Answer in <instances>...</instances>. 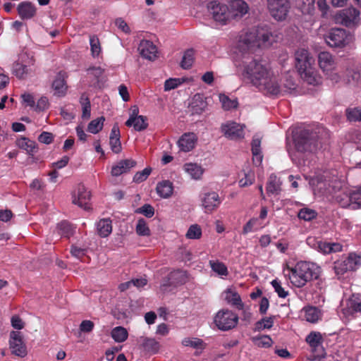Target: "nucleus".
Here are the masks:
<instances>
[{"label":"nucleus","mask_w":361,"mask_h":361,"mask_svg":"<svg viewBox=\"0 0 361 361\" xmlns=\"http://www.w3.org/2000/svg\"><path fill=\"white\" fill-rule=\"evenodd\" d=\"M305 341L311 347L313 353L312 360L325 357L326 353L322 345L323 338L321 333L312 331L307 336Z\"/></svg>","instance_id":"obj_12"},{"label":"nucleus","mask_w":361,"mask_h":361,"mask_svg":"<svg viewBox=\"0 0 361 361\" xmlns=\"http://www.w3.org/2000/svg\"><path fill=\"white\" fill-rule=\"evenodd\" d=\"M137 162L133 159H121L117 161L111 167V174L118 177L122 174L128 173L131 169L135 167Z\"/></svg>","instance_id":"obj_18"},{"label":"nucleus","mask_w":361,"mask_h":361,"mask_svg":"<svg viewBox=\"0 0 361 361\" xmlns=\"http://www.w3.org/2000/svg\"><path fill=\"white\" fill-rule=\"evenodd\" d=\"M225 300L233 305L236 306L239 310L243 308L240 295L233 289L228 288L224 291Z\"/></svg>","instance_id":"obj_30"},{"label":"nucleus","mask_w":361,"mask_h":361,"mask_svg":"<svg viewBox=\"0 0 361 361\" xmlns=\"http://www.w3.org/2000/svg\"><path fill=\"white\" fill-rule=\"evenodd\" d=\"M11 326L18 330H20L24 328L25 323L18 315H13L11 319Z\"/></svg>","instance_id":"obj_61"},{"label":"nucleus","mask_w":361,"mask_h":361,"mask_svg":"<svg viewBox=\"0 0 361 361\" xmlns=\"http://www.w3.org/2000/svg\"><path fill=\"white\" fill-rule=\"evenodd\" d=\"M194 62V50L190 49L185 51L182 61L180 62V66L183 69H189L193 64Z\"/></svg>","instance_id":"obj_41"},{"label":"nucleus","mask_w":361,"mask_h":361,"mask_svg":"<svg viewBox=\"0 0 361 361\" xmlns=\"http://www.w3.org/2000/svg\"><path fill=\"white\" fill-rule=\"evenodd\" d=\"M252 342L260 348H269L271 346L273 341L269 336L261 335L251 338Z\"/></svg>","instance_id":"obj_37"},{"label":"nucleus","mask_w":361,"mask_h":361,"mask_svg":"<svg viewBox=\"0 0 361 361\" xmlns=\"http://www.w3.org/2000/svg\"><path fill=\"white\" fill-rule=\"evenodd\" d=\"M295 66L300 77L310 85L317 82L316 73L312 67L314 59L310 56L309 51L305 49H300L295 52Z\"/></svg>","instance_id":"obj_4"},{"label":"nucleus","mask_w":361,"mask_h":361,"mask_svg":"<svg viewBox=\"0 0 361 361\" xmlns=\"http://www.w3.org/2000/svg\"><path fill=\"white\" fill-rule=\"evenodd\" d=\"M182 344L184 346H190L194 348H202L203 341L200 338H185L182 341Z\"/></svg>","instance_id":"obj_55"},{"label":"nucleus","mask_w":361,"mask_h":361,"mask_svg":"<svg viewBox=\"0 0 361 361\" xmlns=\"http://www.w3.org/2000/svg\"><path fill=\"white\" fill-rule=\"evenodd\" d=\"M181 84L179 78H169L164 82V90L170 91L178 87Z\"/></svg>","instance_id":"obj_57"},{"label":"nucleus","mask_w":361,"mask_h":361,"mask_svg":"<svg viewBox=\"0 0 361 361\" xmlns=\"http://www.w3.org/2000/svg\"><path fill=\"white\" fill-rule=\"evenodd\" d=\"M138 51L143 58L148 60H154L157 57V48L151 41L142 40Z\"/></svg>","instance_id":"obj_20"},{"label":"nucleus","mask_w":361,"mask_h":361,"mask_svg":"<svg viewBox=\"0 0 361 361\" xmlns=\"http://www.w3.org/2000/svg\"><path fill=\"white\" fill-rule=\"evenodd\" d=\"M59 235L69 238L73 233V228L71 224L66 221H61L57 225Z\"/></svg>","instance_id":"obj_40"},{"label":"nucleus","mask_w":361,"mask_h":361,"mask_svg":"<svg viewBox=\"0 0 361 361\" xmlns=\"http://www.w3.org/2000/svg\"><path fill=\"white\" fill-rule=\"evenodd\" d=\"M49 107V101L46 97H42L38 101L36 106V110L44 111Z\"/></svg>","instance_id":"obj_64"},{"label":"nucleus","mask_w":361,"mask_h":361,"mask_svg":"<svg viewBox=\"0 0 361 361\" xmlns=\"http://www.w3.org/2000/svg\"><path fill=\"white\" fill-rule=\"evenodd\" d=\"M109 145L113 152L118 154L122 150L120 138L109 139Z\"/></svg>","instance_id":"obj_60"},{"label":"nucleus","mask_w":361,"mask_h":361,"mask_svg":"<svg viewBox=\"0 0 361 361\" xmlns=\"http://www.w3.org/2000/svg\"><path fill=\"white\" fill-rule=\"evenodd\" d=\"M281 185L280 179L275 174H271L267 183V193L268 195H279L281 191Z\"/></svg>","instance_id":"obj_25"},{"label":"nucleus","mask_w":361,"mask_h":361,"mask_svg":"<svg viewBox=\"0 0 361 361\" xmlns=\"http://www.w3.org/2000/svg\"><path fill=\"white\" fill-rule=\"evenodd\" d=\"M135 231L137 235L142 236H149L150 235V230L144 219H138Z\"/></svg>","instance_id":"obj_45"},{"label":"nucleus","mask_w":361,"mask_h":361,"mask_svg":"<svg viewBox=\"0 0 361 361\" xmlns=\"http://www.w3.org/2000/svg\"><path fill=\"white\" fill-rule=\"evenodd\" d=\"M317 216V212L311 209H301L298 213V217L305 221H311Z\"/></svg>","instance_id":"obj_50"},{"label":"nucleus","mask_w":361,"mask_h":361,"mask_svg":"<svg viewBox=\"0 0 361 361\" xmlns=\"http://www.w3.org/2000/svg\"><path fill=\"white\" fill-rule=\"evenodd\" d=\"M318 63L320 68L329 75L332 80L336 82L338 80L339 76L336 73H333L336 69V63L334 57L329 52H320L318 55Z\"/></svg>","instance_id":"obj_11"},{"label":"nucleus","mask_w":361,"mask_h":361,"mask_svg":"<svg viewBox=\"0 0 361 361\" xmlns=\"http://www.w3.org/2000/svg\"><path fill=\"white\" fill-rule=\"evenodd\" d=\"M229 12L231 13V19L241 18L248 12L249 7L243 0H230Z\"/></svg>","instance_id":"obj_21"},{"label":"nucleus","mask_w":361,"mask_h":361,"mask_svg":"<svg viewBox=\"0 0 361 361\" xmlns=\"http://www.w3.org/2000/svg\"><path fill=\"white\" fill-rule=\"evenodd\" d=\"M361 267V255L350 252L345 259L334 262V269L337 275H343L347 271H353Z\"/></svg>","instance_id":"obj_6"},{"label":"nucleus","mask_w":361,"mask_h":361,"mask_svg":"<svg viewBox=\"0 0 361 361\" xmlns=\"http://www.w3.org/2000/svg\"><path fill=\"white\" fill-rule=\"evenodd\" d=\"M173 184L169 180H164L159 183L156 188L157 194L163 198L171 197L173 193Z\"/></svg>","instance_id":"obj_32"},{"label":"nucleus","mask_w":361,"mask_h":361,"mask_svg":"<svg viewBox=\"0 0 361 361\" xmlns=\"http://www.w3.org/2000/svg\"><path fill=\"white\" fill-rule=\"evenodd\" d=\"M54 140V135L49 132H42L38 137L39 142L49 145Z\"/></svg>","instance_id":"obj_59"},{"label":"nucleus","mask_w":361,"mask_h":361,"mask_svg":"<svg viewBox=\"0 0 361 361\" xmlns=\"http://www.w3.org/2000/svg\"><path fill=\"white\" fill-rule=\"evenodd\" d=\"M52 87L54 90V94L59 97L63 96L67 90V85L66 84L64 76L60 73H59L52 83Z\"/></svg>","instance_id":"obj_31"},{"label":"nucleus","mask_w":361,"mask_h":361,"mask_svg":"<svg viewBox=\"0 0 361 361\" xmlns=\"http://www.w3.org/2000/svg\"><path fill=\"white\" fill-rule=\"evenodd\" d=\"M337 202L342 207H347L351 204V199L350 198V192H343L336 197Z\"/></svg>","instance_id":"obj_54"},{"label":"nucleus","mask_w":361,"mask_h":361,"mask_svg":"<svg viewBox=\"0 0 361 361\" xmlns=\"http://www.w3.org/2000/svg\"><path fill=\"white\" fill-rule=\"evenodd\" d=\"M221 204V200L216 192H208L202 197V205L206 213H211L216 209Z\"/></svg>","instance_id":"obj_17"},{"label":"nucleus","mask_w":361,"mask_h":361,"mask_svg":"<svg viewBox=\"0 0 361 361\" xmlns=\"http://www.w3.org/2000/svg\"><path fill=\"white\" fill-rule=\"evenodd\" d=\"M270 15L277 21L286 19L290 4L288 0H267Z\"/></svg>","instance_id":"obj_10"},{"label":"nucleus","mask_w":361,"mask_h":361,"mask_svg":"<svg viewBox=\"0 0 361 361\" xmlns=\"http://www.w3.org/2000/svg\"><path fill=\"white\" fill-rule=\"evenodd\" d=\"M305 318L306 321L310 323L317 322L322 317L321 311L316 307H307L304 309Z\"/></svg>","instance_id":"obj_34"},{"label":"nucleus","mask_w":361,"mask_h":361,"mask_svg":"<svg viewBox=\"0 0 361 361\" xmlns=\"http://www.w3.org/2000/svg\"><path fill=\"white\" fill-rule=\"evenodd\" d=\"M252 161L256 165H260L263 156L261 152V138L259 135H255L252 140Z\"/></svg>","instance_id":"obj_24"},{"label":"nucleus","mask_w":361,"mask_h":361,"mask_svg":"<svg viewBox=\"0 0 361 361\" xmlns=\"http://www.w3.org/2000/svg\"><path fill=\"white\" fill-rule=\"evenodd\" d=\"M94 323L90 320H84L80 325V330L82 332H91L94 328Z\"/></svg>","instance_id":"obj_63"},{"label":"nucleus","mask_w":361,"mask_h":361,"mask_svg":"<svg viewBox=\"0 0 361 361\" xmlns=\"http://www.w3.org/2000/svg\"><path fill=\"white\" fill-rule=\"evenodd\" d=\"M288 271L290 283L298 288H302L319 277V268L314 264L307 262H299L293 267H288Z\"/></svg>","instance_id":"obj_3"},{"label":"nucleus","mask_w":361,"mask_h":361,"mask_svg":"<svg viewBox=\"0 0 361 361\" xmlns=\"http://www.w3.org/2000/svg\"><path fill=\"white\" fill-rule=\"evenodd\" d=\"M185 236L188 239H199L202 236V229L201 227L197 224L191 225L186 234Z\"/></svg>","instance_id":"obj_48"},{"label":"nucleus","mask_w":361,"mask_h":361,"mask_svg":"<svg viewBox=\"0 0 361 361\" xmlns=\"http://www.w3.org/2000/svg\"><path fill=\"white\" fill-rule=\"evenodd\" d=\"M80 103L82 110V118L86 120L89 119L91 116V104L90 99L85 93L82 94L80 98Z\"/></svg>","instance_id":"obj_36"},{"label":"nucleus","mask_w":361,"mask_h":361,"mask_svg":"<svg viewBox=\"0 0 361 361\" xmlns=\"http://www.w3.org/2000/svg\"><path fill=\"white\" fill-rule=\"evenodd\" d=\"M111 336L116 342L121 343L128 338V331L122 326H116L112 329Z\"/></svg>","instance_id":"obj_38"},{"label":"nucleus","mask_w":361,"mask_h":361,"mask_svg":"<svg viewBox=\"0 0 361 361\" xmlns=\"http://www.w3.org/2000/svg\"><path fill=\"white\" fill-rule=\"evenodd\" d=\"M236 66H243V76L259 90L273 95L281 93V87L273 73L261 61L251 58L238 62Z\"/></svg>","instance_id":"obj_2"},{"label":"nucleus","mask_w":361,"mask_h":361,"mask_svg":"<svg viewBox=\"0 0 361 361\" xmlns=\"http://www.w3.org/2000/svg\"><path fill=\"white\" fill-rule=\"evenodd\" d=\"M207 107L206 97L202 94H195L188 106V111L192 115L202 114Z\"/></svg>","instance_id":"obj_19"},{"label":"nucleus","mask_w":361,"mask_h":361,"mask_svg":"<svg viewBox=\"0 0 361 361\" xmlns=\"http://www.w3.org/2000/svg\"><path fill=\"white\" fill-rule=\"evenodd\" d=\"M209 264L212 269L221 276H227L228 269L226 265L218 261H209Z\"/></svg>","instance_id":"obj_46"},{"label":"nucleus","mask_w":361,"mask_h":361,"mask_svg":"<svg viewBox=\"0 0 361 361\" xmlns=\"http://www.w3.org/2000/svg\"><path fill=\"white\" fill-rule=\"evenodd\" d=\"M104 118L101 116L92 120L87 126V130L93 134L99 133L103 128Z\"/></svg>","instance_id":"obj_42"},{"label":"nucleus","mask_w":361,"mask_h":361,"mask_svg":"<svg viewBox=\"0 0 361 361\" xmlns=\"http://www.w3.org/2000/svg\"><path fill=\"white\" fill-rule=\"evenodd\" d=\"M183 169L193 179H200L204 173V169L201 166L194 163H186L183 166Z\"/></svg>","instance_id":"obj_33"},{"label":"nucleus","mask_w":361,"mask_h":361,"mask_svg":"<svg viewBox=\"0 0 361 361\" xmlns=\"http://www.w3.org/2000/svg\"><path fill=\"white\" fill-rule=\"evenodd\" d=\"M90 43L92 56H98L101 51V47L98 37L96 36H91L90 38Z\"/></svg>","instance_id":"obj_51"},{"label":"nucleus","mask_w":361,"mask_h":361,"mask_svg":"<svg viewBox=\"0 0 361 361\" xmlns=\"http://www.w3.org/2000/svg\"><path fill=\"white\" fill-rule=\"evenodd\" d=\"M135 213L142 214L147 218H151L154 214V209L151 204H145L142 207L137 208L135 210Z\"/></svg>","instance_id":"obj_53"},{"label":"nucleus","mask_w":361,"mask_h":361,"mask_svg":"<svg viewBox=\"0 0 361 361\" xmlns=\"http://www.w3.org/2000/svg\"><path fill=\"white\" fill-rule=\"evenodd\" d=\"M274 42L275 37L267 27H257L242 32L235 47V61L250 59L257 49L268 47Z\"/></svg>","instance_id":"obj_1"},{"label":"nucleus","mask_w":361,"mask_h":361,"mask_svg":"<svg viewBox=\"0 0 361 361\" xmlns=\"http://www.w3.org/2000/svg\"><path fill=\"white\" fill-rule=\"evenodd\" d=\"M360 13L354 7H348L339 11L335 16L337 23L347 27H357L360 23Z\"/></svg>","instance_id":"obj_7"},{"label":"nucleus","mask_w":361,"mask_h":361,"mask_svg":"<svg viewBox=\"0 0 361 361\" xmlns=\"http://www.w3.org/2000/svg\"><path fill=\"white\" fill-rule=\"evenodd\" d=\"M138 342L142 345L143 350L147 353L155 354L159 349V343L154 338L141 336Z\"/></svg>","instance_id":"obj_26"},{"label":"nucleus","mask_w":361,"mask_h":361,"mask_svg":"<svg viewBox=\"0 0 361 361\" xmlns=\"http://www.w3.org/2000/svg\"><path fill=\"white\" fill-rule=\"evenodd\" d=\"M197 142V136L193 133L183 134L178 141L180 150L188 152L192 150Z\"/></svg>","instance_id":"obj_23"},{"label":"nucleus","mask_w":361,"mask_h":361,"mask_svg":"<svg viewBox=\"0 0 361 361\" xmlns=\"http://www.w3.org/2000/svg\"><path fill=\"white\" fill-rule=\"evenodd\" d=\"M10 348L13 354L23 357L27 355L26 346L23 341L20 331H11L10 334Z\"/></svg>","instance_id":"obj_15"},{"label":"nucleus","mask_w":361,"mask_h":361,"mask_svg":"<svg viewBox=\"0 0 361 361\" xmlns=\"http://www.w3.org/2000/svg\"><path fill=\"white\" fill-rule=\"evenodd\" d=\"M315 192L321 195H329L334 192V186L329 180H317L314 189Z\"/></svg>","instance_id":"obj_29"},{"label":"nucleus","mask_w":361,"mask_h":361,"mask_svg":"<svg viewBox=\"0 0 361 361\" xmlns=\"http://www.w3.org/2000/svg\"><path fill=\"white\" fill-rule=\"evenodd\" d=\"M293 141L297 152L303 154L314 153L319 144L318 133L310 129H302L297 132Z\"/></svg>","instance_id":"obj_5"},{"label":"nucleus","mask_w":361,"mask_h":361,"mask_svg":"<svg viewBox=\"0 0 361 361\" xmlns=\"http://www.w3.org/2000/svg\"><path fill=\"white\" fill-rule=\"evenodd\" d=\"M27 66L20 63L16 62L13 66V73L18 78H25L28 74Z\"/></svg>","instance_id":"obj_43"},{"label":"nucleus","mask_w":361,"mask_h":361,"mask_svg":"<svg viewBox=\"0 0 361 361\" xmlns=\"http://www.w3.org/2000/svg\"><path fill=\"white\" fill-rule=\"evenodd\" d=\"M271 283L279 298H285L288 295V292L281 287V283L278 280H273Z\"/></svg>","instance_id":"obj_56"},{"label":"nucleus","mask_w":361,"mask_h":361,"mask_svg":"<svg viewBox=\"0 0 361 361\" xmlns=\"http://www.w3.org/2000/svg\"><path fill=\"white\" fill-rule=\"evenodd\" d=\"M90 196V192L82 184H79L72 193V202L85 210H88Z\"/></svg>","instance_id":"obj_14"},{"label":"nucleus","mask_w":361,"mask_h":361,"mask_svg":"<svg viewBox=\"0 0 361 361\" xmlns=\"http://www.w3.org/2000/svg\"><path fill=\"white\" fill-rule=\"evenodd\" d=\"M98 234L102 237H107L112 231L111 221L109 219H101L97 224Z\"/></svg>","instance_id":"obj_35"},{"label":"nucleus","mask_w":361,"mask_h":361,"mask_svg":"<svg viewBox=\"0 0 361 361\" xmlns=\"http://www.w3.org/2000/svg\"><path fill=\"white\" fill-rule=\"evenodd\" d=\"M71 255L77 259H82L86 255V250L72 245L71 248Z\"/></svg>","instance_id":"obj_62"},{"label":"nucleus","mask_w":361,"mask_h":361,"mask_svg":"<svg viewBox=\"0 0 361 361\" xmlns=\"http://www.w3.org/2000/svg\"><path fill=\"white\" fill-rule=\"evenodd\" d=\"M353 35L342 28L332 29L325 36V41L331 47H343L353 41Z\"/></svg>","instance_id":"obj_9"},{"label":"nucleus","mask_w":361,"mask_h":361,"mask_svg":"<svg viewBox=\"0 0 361 361\" xmlns=\"http://www.w3.org/2000/svg\"><path fill=\"white\" fill-rule=\"evenodd\" d=\"M219 100L222 104V107L225 110H230L237 107L238 102L235 99H231L228 96L225 94H219Z\"/></svg>","instance_id":"obj_47"},{"label":"nucleus","mask_w":361,"mask_h":361,"mask_svg":"<svg viewBox=\"0 0 361 361\" xmlns=\"http://www.w3.org/2000/svg\"><path fill=\"white\" fill-rule=\"evenodd\" d=\"M16 145L27 152L29 155H33L37 152V145L35 141L25 137H22L16 140Z\"/></svg>","instance_id":"obj_28"},{"label":"nucleus","mask_w":361,"mask_h":361,"mask_svg":"<svg viewBox=\"0 0 361 361\" xmlns=\"http://www.w3.org/2000/svg\"><path fill=\"white\" fill-rule=\"evenodd\" d=\"M169 279L174 284L184 283L186 281V273L182 270H176L171 272Z\"/></svg>","instance_id":"obj_44"},{"label":"nucleus","mask_w":361,"mask_h":361,"mask_svg":"<svg viewBox=\"0 0 361 361\" xmlns=\"http://www.w3.org/2000/svg\"><path fill=\"white\" fill-rule=\"evenodd\" d=\"M207 7L215 21L226 24L231 20V13L226 5L213 1L208 4Z\"/></svg>","instance_id":"obj_13"},{"label":"nucleus","mask_w":361,"mask_h":361,"mask_svg":"<svg viewBox=\"0 0 361 361\" xmlns=\"http://www.w3.org/2000/svg\"><path fill=\"white\" fill-rule=\"evenodd\" d=\"M350 198L351 199V204H357L361 207V188L350 192Z\"/></svg>","instance_id":"obj_58"},{"label":"nucleus","mask_w":361,"mask_h":361,"mask_svg":"<svg viewBox=\"0 0 361 361\" xmlns=\"http://www.w3.org/2000/svg\"><path fill=\"white\" fill-rule=\"evenodd\" d=\"M346 116L351 122L361 121V109L358 108L348 109L346 111Z\"/></svg>","instance_id":"obj_52"},{"label":"nucleus","mask_w":361,"mask_h":361,"mask_svg":"<svg viewBox=\"0 0 361 361\" xmlns=\"http://www.w3.org/2000/svg\"><path fill=\"white\" fill-rule=\"evenodd\" d=\"M152 172L151 167H147L141 171H137L133 176V180L136 183L145 181Z\"/></svg>","instance_id":"obj_49"},{"label":"nucleus","mask_w":361,"mask_h":361,"mask_svg":"<svg viewBox=\"0 0 361 361\" xmlns=\"http://www.w3.org/2000/svg\"><path fill=\"white\" fill-rule=\"evenodd\" d=\"M18 13L22 20H30L37 14V8L30 1H23L17 7Z\"/></svg>","instance_id":"obj_22"},{"label":"nucleus","mask_w":361,"mask_h":361,"mask_svg":"<svg viewBox=\"0 0 361 361\" xmlns=\"http://www.w3.org/2000/svg\"><path fill=\"white\" fill-rule=\"evenodd\" d=\"M126 125L128 127L133 126L137 131L144 130L148 126L147 118L144 116H130L126 122Z\"/></svg>","instance_id":"obj_27"},{"label":"nucleus","mask_w":361,"mask_h":361,"mask_svg":"<svg viewBox=\"0 0 361 361\" xmlns=\"http://www.w3.org/2000/svg\"><path fill=\"white\" fill-rule=\"evenodd\" d=\"M348 307L352 313H361V296L353 294L348 301Z\"/></svg>","instance_id":"obj_39"},{"label":"nucleus","mask_w":361,"mask_h":361,"mask_svg":"<svg viewBox=\"0 0 361 361\" xmlns=\"http://www.w3.org/2000/svg\"><path fill=\"white\" fill-rule=\"evenodd\" d=\"M238 322V316L228 309L219 310L215 317L214 323L219 329L228 331L236 326Z\"/></svg>","instance_id":"obj_8"},{"label":"nucleus","mask_w":361,"mask_h":361,"mask_svg":"<svg viewBox=\"0 0 361 361\" xmlns=\"http://www.w3.org/2000/svg\"><path fill=\"white\" fill-rule=\"evenodd\" d=\"M221 132L230 140H237L244 137L243 126L235 122H228L222 124Z\"/></svg>","instance_id":"obj_16"}]
</instances>
